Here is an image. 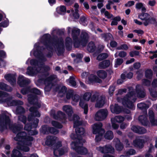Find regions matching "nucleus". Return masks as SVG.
I'll return each mask as SVG.
<instances>
[{
    "label": "nucleus",
    "mask_w": 157,
    "mask_h": 157,
    "mask_svg": "<svg viewBox=\"0 0 157 157\" xmlns=\"http://www.w3.org/2000/svg\"><path fill=\"white\" fill-rule=\"evenodd\" d=\"M63 110L65 111L68 115L69 119L70 121H73L74 122V127L75 128V132L77 137V140L76 142H72L71 144V148L74 149L78 154L81 155H84L87 152V149L82 147V143H84L85 140L82 139V136L85 132L83 128H78V127L81 124V123L78 120L79 117L77 115H74L73 118H71V116L73 113V110L71 107L69 105H66L63 107Z\"/></svg>",
    "instance_id": "obj_1"
},
{
    "label": "nucleus",
    "mask_w": 157,
    "mask_h": 157,
    "mask_svg": "<svg viewBox=\"0 0 157 157\" xmlns=\"http://www.w3.org/2000/svg\"><path fill=\"white\" fill-rule=\"evenodd\" d=\"M22 128L23 126L21 125L14 126L11 129L14 133H18L14 138L15 140L18 141L17 144V148L24 151L27 152L29 150V146L31 145V142L33 140V137L29 135H35L38 132L35 130H30L31 128L29 124H26L24 127V129L28 131L27 134L24 132H19Z\"/></svg>",
    "instance_id": "obj_2"
},
{
    "label": "nucleus",
    "mask_w": 157,
    "mask_h": 157,
    "mask_svg": "<svg viewBox=\"0 0 157 157\" xmlns=\"http://www.w3.org/2000/svg\"><path fill=\"white\" fill-rule=\"evenodd\" d=\"M141 86L139 85H137L136 86V92L135 93L132 87L128 88L129 92L121 100L122 104L125 107L130 109L133 108L134 105L133 102L136 100V95L139 98H143L145 95V93L144 91L141 90Z\"/></svg>",
    "instance_id": "obj_3"
},
{
    "label": "nucleus",
    "mask_w": 157,
    "mask_h": 157,
    "mask_svg": "<svg viewBox=\"0 0 157 157\" xmlns=\"http://www.w3.org/2000/svg\"><path fill=\"white\" fill-rule=\"evenodd\" d=\"M80 30L76 29L72 30V34L74 40V46L76 48L78 47L80 44L82 42H86L89 38L88 34L85 32H83L81 34V40L80 41L77 38V36L79 35Z\"/></svg>",
    "instance_id": "obj_4"
},
{
    "label": "nucleus",
    "mask_w": 157,
    "mask_h": 157,
    "mask_svg": "<svg viewBox=\"0 0 157 157\" xmlns=\"http://www.w3.org/2000/svg\"><path fill=\"white\" fill-rule=\"evenodd\" d=\"M12 98L6 93L0 91V103L6 102L9 106L17 105H22V101H11Z\"/></svg>",
    "instance_id": "obj_5"
},
{
    "label": "nucleus",
    "mask_w": 157,
    "mask_h": 157,
    "mask_svg": "<svg viewBox=\"0 0 157 157\" xmlns=\"http://www.w3.org/2000/svg\"><path fill=\"white\" fill-rule=\"evenodd\" d=\"M102 124L101 122H98L93 124L92 127L93 133L98 135L96 136L95 140L97 141H100L102 137V135L104 133V130L102 128Z\"/></svg>",
    "instance_id": "obj_6"
},
{
    "label": "nucleus",
    "mask_w": 157,
    "mask_h": 157,
    "mask_svg": "<svg viewBox=\"0 0 157 157\" xmlns=\"http://www.w3.org/2000/svg\"><path fill=\"white\" fill-rule=\"evenodd\" d=\"M50 68L47 66H44L43 64L41 67H38L37 68L35 69V68H33L31 67H29L27 69L26 74L30 76H33L39 72H42L43 70L45 71H49Z\"/></svg>",
    "instance_id": "obj_7"
},
{
    "label": "nucleus",
    "mask_w": 157,
    "mask_h": 157,
    "mask_svg": "<svg viewBox=\"0 0 157 157\" xmlns=\"http://www.w3.org/2000/svg\"><path fill=\"white\" fill-rule=\"evenodd\" d=\"M91 95V93L86 92L83 96V99H81L80 100L79 105L81 107L84 109V113L85 114H86L87 113L88 106L85 101H89Z\"/></svg>",
    "instance_id": "obj_8"
},
{
    "label": "nucleus",
    "mask_w": 157,
    "mask_h": 157,
    "mask_svg": "<svg viewBox=\"0 0 157 157\" xmlns=\"http://www.w3.org/2000/svg\"><path fill=\"white\" fill-rule=\"evenodd\" d=\"M57 80V76L56 75H52L47 78L44 81L45 87V90L49 91L53 85V82Z\"/></svg>",
    "instance_id": "obj_9"
},
{
    "label": "nucleus",
    "mask_w": 157,
    "mask_h": 157,
    "mask_svg": "<svg viewBox=\"0 0 157 157\" xmlns=\"http://www.w3.org/2000/svg\"><path fill=\"white\" fill-rule=\"evenodd\" d=\"M148 140V138L146 137H137L133 141V144L136 147L142 148L144 146V144Z\"/></svg>",
    "instance_id": "obj_10"
},
{
    "label": "nucleus",
    "mask_w": 157,
    "mask_h": 157,
    "mask_svg": "<svg viewBox=\"0 0 157 157\" xmlns=\"http://www.w3.org/2000/svg\"><path fill=\"white\" fill-rule=\"evenodd\" d=\"M108 114V112L107 109H100L96 113L95 119L97 121H102L106 117Z\"/></svg>",
    "instance_id": "obj_11"
},
{
    "label": "nucleus",
    "mask_w": 157,
    "mask_h": 157,
    "mask_svg": "<svg viewBox=\"0 0 157 157\" xmlns=\"http://www.w3.org/2000/svg\"><path fill=\"white\" fill-rule=\"evenodd\" d=\"M62 146L61 142H59L56 145L54 146V155L56 156H60L63 155L65 152H67L68 151V149L66 148L65 150L63 149H60L59 147Z\"/></svg>",
    "instance_id": "obj_12"
},
{
    "label": "nucleus",
    "mask_w": 157,
    "mask_h": 157,
    "mask_svg": "<svg viewBox=\"0 0 157 157\" xmlns=\"http://www.w3.org/2000/svg\"><path fill=\"white\" fill-rule=\"evenodd\" d=\"M150 17V14L147 13H142L138 15V18L144 21L143 23L145 26L149 24Z\"/></svg>",
    "instance_id": "obj_13"
},
{
    "label": "nucleus",
    "mask_w": 157,
    "mask_h": 157,
    "mask_svg": "<svg viewBox=\"0 0 157 157\" xmlns=\"http://www.w3.org/2000/svg\"><path fill=\"white\" fill-rule=\"evenodd\" d=\"M97 149L102 153H112L114 151V148L109 145H107L103 147H97Z\"/></svg>",
    "instance_id": "obj_14"
},
{
    "label": "nucleus",
    "mask_w": 157,
    "mask_h": 157,
    "mask_svg": "<svg viewBox=\"0 0 157 157\" xmlns=\"http://www.w3.org/2000/svg\"><path fill=\"white\" fill-rule=\"evenodd\" d=\"M50 37V35L49 34H45L43 36V39H44V41H42L41 43H43L45 45L46 48L48 49L49 48L52 49L53 47L52 46H54V43H51L49 40V37Z\"/></svg>",
    "instance_id": "obj_15"
},
{
    "label": "nucleus",
    "mask_w": 157,
    "mask_h": 157,
    "mask_svg": "<svg viewBox=\"0 0 157 157\" xmlns=\"http://www.w3.org/2000/svg\"><path fill=\"white\" fill-rule=\"evenodd\" d=\"M41 131L44 134H47L48 132L56 134L58 133V130L53 128H49L47 126H43L41 128Z\"/></svg>",
    "instance_id": "obj_16"
},
{
    "label": "nucleus",
    "mask_w": 157,
    "mask_h": 157,
    "mask_svg": "<svg viewBox=\"0 0 157 157\" xmlns=\"http://www.w3.org/2000/svg\"><path fill=\"white\" fill-rule=\"evenodd\" d=\"M31 112V114L29 115L28 118L29 121L31 120L34 117H39L40 116V113L37 111V109L34 107H31L29 109Z\"/></svg>",
    "instance_id": "obj_17"
},
{
    "label": "nucleus",
    "mask_w": 157,
    "mask_h": 157,
    "mask_svg": "<svg viewBox=\"0 0 157 157\" xmlns=\"http://www.w3.org/2000/svg\"><path fill=\"white\" fill-rule=\"evenodd\" d=\"M86 81L89 84L94 82H101V80L98 78L96 76L94 75H90L88 77V78L86 80Z\"/></svg>",
    "instance_id": "obj_18"
},
{
    "label": "nucleus",
    "mask_w": 157,
    "mask_h": 157,
    "mask_svg": "<svg viewBox=\"0 0 157 157\" xmlns=\"http://www.w3.org/2000/svg\"><path fill=\"white\" fill-rule=\"evenodd\" d=\"M5 79L9 81L10 84L13 85L16 83V78L14 74H8L5 76Z\"/></svg>",
    "instance_id": "obj_19"
},
{
    "label": "nucleus",
    "mask_w": 157,
    "mask_h": 157,
    "mask_svg": "<svg viewBox=\"0 0 157 157\" xmlns=\"http://www.w3.org/2000/svg\"><path fill=\"white\" fill-rule=\"evenodd\" d=\"M30 81L29 79H25L23 76L22 75H19L17 81L18 83L20 86L23 87L24 86L26 83H29Z\"/></svg>",
    "instance_id": "obj_20"
},
{
    "label": "nucleus",
    "mask_w": 157,
    "mask_h": 157,
    "mask_svg": "<svg viewBox=\"0 0 157 157\" xmlns=\"http://www.w3.org/2000/svg\"><path fill=\"white\" fill-rule=\"evenodd\" d=\"M111 112L113 113L118 114L121 111V108L117 104L112 105L110 106Z\"/></svg>",
    "instance_id": "obj_21"
},
{
    "label": "nucleus",
    "mask_w": 157,
    "mask_h": 157,
    "mask_svg": "<svg viewBox=\"0 0 157 157\" xmlns=\"http://www.w3.org/2000/svg\"><path fill=\"white\" fill-rule=\"evenodd\" d=\"M105 102V98L100 96L98 98L96 101V103L95 106L96 107L100 108L103 106Z\"/></svg>",
    "instance_id": "obj_22"
},
{
    "label": "nucleus",
    "mask_w": 157,
    "mask_h": 157,
    "mask_svg": "<svg viewBox=\"0 0 157 157\" xmlns=\"http://www.w3.org/2000/svg\"><path fill=\"white\" fill-rule=\"evenodd\" d=\"M40 48L39 43L36 44L34 45V49L31 52V54L33 53L34 55L36 57L40 56V53L38 50Z\"/></svg>",
    "instance_id": "obj_23"
},
{
    "label": "nucleus",
    "mask_w": 157,
    "mask_h": 157,
    "mask_svg": "<svg viewBox=\"0 0 157 157\" xmlns=\"http://www.w3.org/2000/svg\"><path fill=\"white\" fill-rule=\"evenodd\" d=\"M149 116L150 122L152 125H157V120L155 119L153 111L150 110L149 112Z\"/></svg>",
    "instance_id": "obj_24"
},
{
    "label": "nucleus",
    "mask_w": 157,
    "mask_h": 157,
    "mask_svg": "<svg viewBox=\"0 0 157 157\" xmlns=\"http://www.w3.org/2000/svg\"><path fill=\"white\" fill-rule=\"evenodd\" d=\"M147 112H146L144 115L140 116L139 118V121L144 125H147L148 123V121L147 119Z\"/></svg>",
    "instance_id": "obj_25"
},
{
    "label": "nucleus",
    "mask_w": 157,
    "mask_h": 157,
    "mask_svg": "<svg viewBox=\"0 0 157 157\" xmlns=\"http://www.w3.org/2000/svg\"><path fill=\"white\" fill-rule=\"evenodd\" d=\"M57 139V137L52 136H48L46 138L45 144L48 145H52Z\"/></svg>",
    "instance_id": "obj_26"
},
{
    "label": "nucleus",
    "mask_w": 157,
    "mask_h": 157,
    "mask_svg": "<svg viewBox=\"0 0 157 157\" xmlns=\"http://www.w3.org/2000/svg\"><path fill=\"white\" fill-rule=\"evenodd\" d=\"M136 8L137 10H141L142 12H145L146 9L145 6V5L141 2H138L136 4Z\"/></svg>",
    "instance_id": "obj_27"
},
{
    "label": "nucleus",
    "mask_w": 157,
    "mask_h": 157,
    "mask_svg": "<svg viewBox=\"0 0 157 157\" xmlns=\"http://www.w3.org/2000/svg\"><path fill=\"white\" fill-rule=\"evenodd\" d=\"M110 64V62L109 60H105L99 63L98 67L100 68H105L109 67Z\"/></svg>",
    "instance_id": "obj_28"
},
{
    "label": "nucleus",
    "mask_w": 157,
    "mask_h": 157,
    "mask_svg": "<svg viewBox=\"0 0 157 157\" xmlns=\"http://www.w3.org/2000/svg\"><path fill=\"white\" fill-rule=\"evenodd\" d=\"M139 128V126H133L132 127L131 129L134 132L140 134H143L146 132V130L145 129H142V131H140Z\"/></svg>",
    "instance_id": "obj_29"
},
{
    "label": "nucleus",
    "mask_w": 157,
    "mask_h": 157,
    "mask_svg": "<svg viewBox=\"0 0 157 157\" xmlns=\"http://www.w3.org/2000/svg\"><path fill=\"white\" fill-rule=\"evenodd\" d=\"M28 101L31 104H36V103L37 101V99L36 96H34L33 95H29Z\"/></svg>",
    "instance_id": "obj_30"
},
{
    "label": "nucleus",
    "mask_w": 157,
    "mask_h": 157,
    "mask_svg": "<svg viewBox=\"0 0 157 157\" xmlns=\"http://www.w3.org/2000/svg\"><path fill=\"white\" fill-rule=\"evenodd\" d=\"M124 120V118L120 116H116L111 119V121H113L118 123H121Z\"/></svg>",
    "instance_id": "obj_31"
},
{
    "label": "nucleus",
    "mask_w": 157,
    "mask_h": 157,
    "mask_svg": "<svg viewBox=\"0 0 157 157\" xmlns=\"http://www.w3.org/2000/svg\"><path fill=\"white\" fill-rule=\"evenodd\" d=\"M56 10L58 13L60 14H63L66 12V9L65 6H61L57 7Z\"/></svg>",
    "instance_id": "obj_32"
},
{
    "label": "nucleus",
    "mask_w": 157,
    "mask_h": 157,
    "mask_svg": "<svg viewBox=\"0 0 157 157\" xmlns=\"http://www.w3.org/2000/svg\"><path fill=\"white\" fill-rule=\"evenodd\" d=\"M57 115H52L53 117L56 119H58L59 118H64L65 117V115L62 112L59 111L57 112Z\"/></svg>",
    "instance_id": "obj_33"
},
{
    "label": "nucleus",
    "mask_w": 157,
    "mask_h": 157,
    "mask_svg": "<svg viewBox=\"0 0 157 157\" xmlns=\"http://www.w3.org/2000/svg\"><path fill=\"white\" fill-rule=\"evenodd\" d=\"M11 156V157H23L20 152L18 150L15 149H14L13 151Z\"/></svg>",
    "instance_id": "obj_34"
},
{
    "label": "nucleus",
    "mask_w": 157,
    "mask_h": 157,
    "mask_svg": "<svg viewBox=\"0 0 157 157\" xmlns=\"http://www.w3.org/2000/svg\"><path fill=\"white\" fill-rule=\"evenodd\" d=\"M98 76L100 78H105L107 76L106 73L104 71L101 70L98 71L97 72Z\"/></svg>",
    "instance_id": "obj_35"
},
{
    "label": "nucleus",
    "mask_w": 157,
    "mask_h": 157,
    "mask_svg": "<svg viewBox=\"0 0 157 157\" xmlns=\"http://www.w3.org/2000/svg\"><path fill=\"white\" fill-rule=\"evenodd\" d=\"M0 89L7 91H10L12 90V89L10 87L2 82H0Z\"/></svg>",
    "instance_id": "obj_36"
},
{
    "label": "nucleus",
    "mask_w": 157,
    "mask_h": 157,
    "mask_svg": "<svg viewBox=\"0 0 157 157\" xmlns=\"http://www.w3.org/2000/svg\"><path fill=\"white\" fill-rule=\"evenodd\" d=\"M124 60L121 58H117L114 61V67H117L121 65L123 62Z\"/></svg>",
    "instance_id": "obj_37"
},
{
    "label": "nucleus",
    "mask_w": 157,
    "mask_h": 157,
    "mask_svg": "<svg viewBox=\"0 0 157 157\" xmlns=\"http://www.w3.org/2000/svg\"><path fill=\"white\" fill-rule=\"evenodd\" d=\"M104 137L106 139L111 140L113 137V132L110 131H108L104 135Z\"/></svg>",
    "instance_id": "obj_38"
},
{
    "label": "nucleus",
    "mask_w": 157,
    "mask_h": 157,
    "mask_svg": "<svg viewBox=\"0 0 157 157\" xmlns=\"http://www.w3.org/2000/svg\"><path fill=\"white\" fill-rule=\"evenodd\" d=\"M95 48V47L94 43L93 42H90L88 44L87 49L90 52H93Z\"/></svg>",
    "instance_id": "obj_39"
},
{
    "label": "nucleus",
    "mask_w": 157,
    "mask_h": 157,
    "mask_svg": "<svg viewBox=\"0 0 157 157\" xmlns=\"http://www.w3.org/2000/svg\"><path fill=\"white\" fill-rule=\"evenodd\" d=\"M67 82L69 83V85L73 86L75 87L76 86V82L75 80V78L73 76L71 77L69 79L67 80Z\"/></svg>",
    "instance_id": "obj_40"
},
{
    "label": "nucleus",
    "mask_w": 157,
    "mask_h": 157,
    "mask_svg": "<svg viewBox=\"0 0 157 157\" xmlns=\"http://www.w3.org/2000/svg\"><path fill=\"white\" fill-rule=\"evenodd\" d=\"M65 44L68 49H69V48H71L72 45V40L70 38L68 37L66 39Z\"/></svg>",
    "instance_id": "obj_41"
},
{
    "label": "nucleus",
    "mask_w": 157,
    "mask_h": 157,
    "mask_svg": "<svg viewBox=\"0 0 157 157\" xmlns=\"http://www.w3.org/2000/svg\"><path fill=\"white\" fill-rule=\"evenodd\" d=\"M108 55L106 53H103L99 55L97 57V59L100 61L106 58Z\"/></svg>",
    "instance_id": "obj_42"
},
{
    "label": "nucleus",
    "mask_w": 157,
    "mask_h": 157,
    "mask_svg": "<svg viewBox=\"0 0 157 157\" xmlns=\"http://www.w3.org/2000/svg\"><path fill=\"white\" fill-rule=\"evenodd\" d=\"M116 140L117 143L115 145L116 149L118 151H121L123 149V146L122 144L120 142V141L118 139H117Z\"/></svg>",
    "instance_id": "obj_43"
},
{
    "label": "nucleus",
    "mask_w": 157,
    "mask_h": 157,
    "mask_svg": "<svg viewBox=\"0 0 157 157\" xmlns=\"http://www.w3.org/2000/svg\"><path fill=\"white\" fill-rule=\"evenodd\" d=\"M74 92L72 90H70L68 91L66 94V98L67 99H69L71 98L72 99V97H73Z\"/></svg>",
    "instance_id": "obj_44"
},
{
    "label": "nucleus",
    "mask_w": 157,
    "mask_h": 157,
    "mask_svg": "<svg viewBox=\"0 0 157 157\" xmlns=\"http://www.w3.org/2000/svg\"><path fill=\"white\" fill-rule=\"evenodd\" d=\"M121 20V18L119 16L114 17L111 22V25H117V21H120Z\"/></svg>",
    "instance_id": "obj_45"
},
{
    "label": "nucleus",
    "mask_w": 157,
    "mask_h": 157,
    "mask_svg": "<svg viewBox=\"0 0 157 157\" xmlns=\"http://www.w3.org/2000/svg\"><path fill=\"white\" fill-rule=\"evenodd\" d=\"M137 106L139 109H145L148 108L149 107V106L148 105L143 103H140L138 104Z\"/></svg>",
    "instance_id": "obj_46"
},
{
    "label": "nucleus",
    "mask_w": 157,
    "mask_h": 157,
    "mask_svg": "<svg viewBox=\"0 0 157 157\" xmlns=\"http://www.w3.org/2000/svg\"><path fill=\"white\" fill-rule=\"evenodd\" d=\"M152 76V72L151 70H147L145 71V76L147 78H151Z\"/></svg>",
    "instance_id": "obj_47"
},
{
    "label": "nucleus",
    "mask_w": 157,
    "mask_h": 157,
    "mask_svg": "<svg viewBox=\"0 0 157 157\" xmlns=\"http://www.w3.org/2000/svg\"><path fill=\"white\" fill-rule=\"evenodd\" d=\"M9 25V21L6 18L4 19V21H2L1 23H0V26L3 27H7Z\"/></svg>",
    "instance_id": "obj_48"
},
{
    "label": "nucleus",
    "mask_w": 157,
    "mask_h": 157,
    "mask_svg": "<svg viewBox=\"0 0 157 157\" xmlns=\"http://www.w3.org/2000/svg\"><path fill=\"white\" fill-rule=\"evenodd\" d=\"M79 98L80 97L79 96L74 93L73 97H72V100L73 101L72 104H74V103H73L74 102H78L79 99Z\"/></svg>",
    "instance_id": "obj_49"
},
{
    "label": "nucleus",
    "mask_w": 157,
    "mask_h": 157,
    "mask_svg": "<svg viewBox=\"0 0 157 157\" xmlns=\"http://www.w3.org/2000/svg\"><path fill=\"white\" fill-rule=\"evenodd\" d=\"M71 55L73 57H76L77 61L79 60L83 57L82 55L81 54H77L76 55L72 54Z\"/></svg>",
    "instance_id": "obj_50"
},
{
    "label": "nucleus",
    "mask_w": 157,
    "mask_h": 157,
    "mask_svg": "<svg viewBox=\"0 0 157 157\" xmlns=\"http://www.w3.org/2000/svg\"><path fill=\"white\" fill-rule=\"evenodd\" d=\"M136 151L133 149H130L127 151L126 152L127 156L134 155L136 154Z\"/></svg>",
    "instance_id": "obj_51"
},
{
    "label": "nucleus",
    "mask_w": 157,
    "mask_h": 157,
    "mask_svg": "<svg viewBox=\"0 0 157 157\" xmlns=\"http://www.w3.org/2000/svg\"><path fill=\"white\" fill-rule=\"evenodd\" d=\"M103 37L104 38L105 40L108 41L110 40L112 38V35L110 33H107L104 34Z\"/></svg>",
    "instance_id": "obj_52"
},
{
    "label": "nucleus",
    "mask_w": 157,
    "mask_h": 157,
    "mask_svg": "<svg viewBox=\"0 0 157 157\" xmlns=\"http://www.w3.org/2000/svg\"><path fill=\"white\" fill-rule=\"evenodd\" d=\"M152 24L154 25L155 27L157 26V21L156 19L154 17H150V21L149 24Z\"/></svg>",
    "instance_id": "obj_53"
},
{
    "label": "nucleus",
    "mask_w": 157,
    "mask_h": 157,
    "mask_svg": "<svg viewBox=\"0 0 157 157\" xmlns=\"http://www.w3.org/2000/svg\"><path fill=\"white\" fill-rule=\"evenodd\" d=\"M31 93H34L35 94L39 95L41 94L40 91L37 89L35 88H33L31 90Z\"/></svg>",
    "instance_id": "obj_54"
},
{
    "label": "nucleus",
    "mask_w": 157,
    "mask_h": 157,
    "mask_svg": "<svg viewBox=\"0 0 157 157\" xmlns=\"http://www.w3.org/2000/svg\"><path fill=\"white\" fill-rule=\"evenodd\" d=\"M52 124L53 126L55 127L56 128H62V125L60 124L58 122L56 121H52Z\"/></svg>",
    "instance_id": "obj_55"
},
{
    "label": "nucleus",
    "mask_w": 157,
    "mask_h": 157,
    "mask_svg": "<svg viewBox=\"0 0 157 157\" xmlns=\"http://www.w3.org/2000/svg\"><path fill=\"white\" fill-rule=\"evenodd\" d=\"M139 52L137 51H132L129 52V55L131 57H133L135 56H139Z\"/></svg>",
    "instance_id": "obj_56"
},
{
    "label": "nucleus",
    "mask_w": 157,
    "mask_h": 157,
    "mask_svg": "<svg viewBox=\"0 0 157 157\" xmlns=\"http://www.w3.org/2000/svg\"><path fill=\"white\" fill-rule=\"evenodd\" d=\"M127 53L124 51H121L119 52L118 53V56L120 57L124 58L126 56Z\"/></svg>",
    "instance_id": "obj_57"
},
{
    "label": "nucleus",
    "mask_w": 157,
    "mask_h": 157,
    "mask_svg": "<svg viewBox=\"0 0 157 157\" xmlns=\"http://www.w3.org/2000/svg\"><path fill=\"white\" fill-rule=\"evenodd\" d=\"M99 97L98 96L97 94H94L90 98V101L91 102H94L97 101L98 98Z\"/></svg>",
    "instance_id": "obj_58"
},
{
    "label": "nucleus",
    "mask_w": 157,
    "mask_h": 157,
    "mask_svg": "<svg viewBox=\"0 0 157 157\" xmlns=\"http://www.w3.org/2000/svg\"><path fill=\"white\" fill-rule=\"evenodd\" d=\"M10 120L8 117L6 116L5 118L4 119L3 121V124L6 125L9 124L10 123Z\"/></svg>",
    "instance_id": "obj_59"
},
{
    "label": "nucleus",
    "mask_w": 157,
    "mask_h": 157,
    "mask_svg": "<svg viewBox=\"0 0 157 157\" xmlns=\"http://www.w3.org/2000/svg\"><path fill=\"white\" fill-rule=\"evenodd\" d=\"M115 86H111L109 88V93L110 95L112 96L115 90Z\"/></svg>",
    "instance_id": "obj_60"
},
{
    "label": "nucleus",
    "mask_w": 157,
    "mask_h": 157,
    "mask_svg": "<svg viewBox=\"0 0 157 157\" xmlns=\"http://www.w3.org/2000/svg\"><path fill=\"white\" fill-rule=\"evenodd\" d=\"M19 119L20 121H22L24 123H25L26 120V118L25 116L22 115H21L19 117Z\"/></svg>",
    "instance_id": "obj_61"
},
{
    "label": "nucleus",
    "mask_w": 157,
    "mask_h": 157,
    "mask_svg": "<svg viewBox=\"0 0 157 157\" xmlns=\"http://www.w3.org/2000/svg\"><path fill=\"white\" fill-rule=\"evenodd\" d=\"M135 4V2L134 1H128L127 3L125 4V6L126 7H129Z\"/></svg>",
    "instance_id": "obj_62"
},
{
    "label": "nucleus",
    "mask_w": 157,
    "mask_h": 157,
    "mask_svg": "<svg viewBox=\"0 0 157 157\" xmlns=\"http://www.w3.org/2000/svg\"><path fill=\"white\" fill-rule=\"evenodd\" d=\"M143 84L144 85L148 86L150 84V81L148 80L144 79L143 80Z\"/></svg>",
    "instance_id": "obj_63"
},
{
    "label": "nucleus",
    "mask_w": 157,
    "mask_h": 157,
    "mask_svg": "<svg viewBox=\"0 0 157 157\" xmlns=\"http://www.w3.org/2000/svg\"><path fill=\"white\" fill-rule=\"evenodd\" d=\"M23 108L21 106H19L16 110V112L18 113H21L24 112Z\"/></svg>",
    "instance_id": "obj_64"
}]
</instances>
